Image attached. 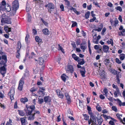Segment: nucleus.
Masks as SVG:
<instances>
[{"label":"nucleus","mask_w":125,"mask_h":125,"mask_svg":"<svg viewBox=\"0 0 125 125\" xmlns=\"http://www.w3.org/2000/svg\"><path fill=\"white\" fill-rule=\"evenodd\" d=\"M0 65H3L2 66L0 67V72L4 77L5 74L6 73V64L7 61V57L4 53L2 52H0Z\"/></svg>","instance_id":"nucleus-1"},{"label":"nucleus","mask_w":125,"mask_h":125,"mask_svg":"<svg viewBox=\"0 0 125 125\" xmlns=\"http://www.w3.org/2000/svg\"><path fill=\"white\" fill-rule=\"evenodd\" d=\"M35 107L34 105H32L29 106L27 107L26 106V108H25V110L26 111V113L27 115H31L32 112L34 111V113L33 114L35 116L36 114H39L40 113V112L39 111H36L35 110Z\"/></svg>","instance_id":"nucleus-2"},{"label":"nucleus","mask_w":125,"mask_h":125,"mask_svg":"<svg viewBox=\"0 0 125 125\" xmlns=\"http://www.w3.org/2000/svg\"><path fill=\"white\" fill-rule=\"evenodd\" d=\"M1 22L2 25H4L5 23L10 24L11 23V19L5 14H3L1 20Z\"/></svg>","instance_id":"nucleus-3"},{"label":"nucleus","mask_w":125,"mask_h":125,"mask_svg":"<svg viewBox=\"0 0 125 125\" xmlns=\"http://www.w3.org/2000/svg\"><path fill=\"white\" fill-rule=\"evenodd\" d=\"M12 10L15 11V13H16V11L18 9L19 7V3L17 0L14 1L12 3Z\"/></svg>","instance_id":"nucleus-4"},{"label":"nucleus","mask_w":125,"mask_h":125,"mask_svg":"<svg viewBox=\"0 0 125 125\" xmlns=\"http://www.w3.org/2000/svg\"><path fill=\"white\" fill-rule=\"evenodd\" d=\"M24 77H22L19 82L18 89L20 90L21 91L22 90V86L24 84Z\"/></svg>","instance_id":"nucleus-5"},{"label":"nucleus","mask_w":125,"mask_h":125,"mask_svg":"<svg viewBox=\"0 0 125 125\" xmlns=\"http://www.w3.org/2000/svg\"><path fill=\"white\" fill-rule=\"evenodd\" d=\"M65 69L67 73H72L73 71V66L71 65H68Z\"/></svg>","instance_id":"nucleus-6"},{"label":"nucleus","mask_w":125,"mask_h":125,"mask_svg":"<svg viewBox=\"0 0 125 125\" xmlns=\"http://www.w3.org/2000/svg\"><path fill=\"white\" fill-rule=\"evenodd\" d=\"M56 92L57 95L59 98L61 99L63 98L64 95L60 90H56Z\"/></svg>","instance_id":"nucleus-7"},{"label":"nucleus","mask_w":125,"mask_h":125,"mask_svg":"<svg viewBox=\"0 0 125 125\" xmlns=\"http://www.w3.org/2000/svg\"><path fill=\"white\" fill-rule=\"evenodd\" d=\"M65 96L66 97L68 103L70 104L71 100L69 95L67 93H66L65 94Z\"/></svg>","instance_id":"nucleus-8"},{"label":"nucleus","mask_w":125,"mask_h":125,"mask_svg":"<svg viewBox=\"0 0 125 125\" xmlns=\"http://www.w3.org/2000/svg\"><path fill=\"white\" fill-rule=\"evenodd\" d=\"M44 99L45 103L50 102L52 100L51 97L49 96H45L44 97Z\"/></svg>","instance_id":"nucleus-9"},{"label":"nucleus","mask_w":125,"mask_h":125,"mask_svg":"<svg viewBox=\"0 0 125 125\" xmlns=\"http://www.w3.org/2000/svg\"><path fill=\"white\" fill-rule=\"evenodd\" d=\"M46 7H48L50 9H54V5L52 3H50L45 6Z\"/></svg>","instance_id":"nucleus-10"},{"label":"nucleus","mask_w":125,"mask_h":125,"mask_svg":"<svg viewBox=\"0 0 125 125\" xmlns=\"http://www.w3.org/2000/svg\"><path fill=\"white\" fill-rule=\"evenodd\" d=\"M14 90H11L9 92V94H10V98L11 100H13L14 99Z\"/></svg>","instance_id":"nucleus-11"},{"label":"nucleus","mask_w":125,"mask_h":125,"mask_svg":"<svg viewBox=\"0 0 125 125\" xmlns=\"http://www.w3.org/2000/svg\"><path fill=\"white\" fill-rule=\"evenodd\" d=\"M109 49V47L107 45H104L103 46V49L104 52L106 53L108 51Z\"/></svg>","instance_id":"nucleus-12"},{"label":"nucleus","mask_w":125,"mask_h":125,"mask_svg":"<svg viewBox=\"0 0 125 125\" xmlns=\"http://www.w3.org/2000/svg\"><path fill=\"white\" fill-rule=\"evenodd\" d=\"M11 7L8 4H7L5 7L4 9L5 11L7 12H9L11 10Z\"/></svg>","instance_id":"nucleus-13"},{"label":"nucleus","mask_w":125,"mask_h":125,"mask_svg":"<svg viewBox=\"0 0 125 125\" xmlns=\"http://www.w3.org/2000/svg\"><path fill=\"white\" fill-rule=\"evenodd\" d=\"M80 71L82 76L83 77H84L85 76L84 75L86 72L85 68H82V70H80Z\"/></svg>","instance_id":"nucleus-14"},{"label":"nucleus","mask_w":125,"mask_h":125,"mask_svg":"<svg viewBox=\"0 0 125 125\" xmlns=\"http://www.w3.org/2000/svg\"><path fill=\"white\" fill-rule=\"evenodd\" d=\"M42 31L44 34L45 35H48L50 33L48 29L47 28L43 29L42 30Z\"/></svg>","instance_id":"nucleus-15"},{"label":"nucleus","mask_w":125,"mask_h":125,"mask_svg":"<svg viewBox=\"0 0 125 125\" xmlns=\"http://www.w3.org/2000/svg\"><path fill=\"white\" fill-rule=\"evenodd\" d=\"M21 125H26L27 124V122L25 121V120L24 118H21L20 119Z\"/></svg>","instance_id":"nucleus-16"},{"label":"nucleus","mask_w":125,"mask_h":125,"mask_svg":"<svg viewBox=\"0 0 125 125\" xmlns=\"http://www.w3.org/2000/svg\"><path fill=\"white\" fill-rule=\"evenodd\" d=\"M77 62H78V64L80 65H83L85 63L84 60L83 59H78V61Z\"/></svg>","instance_id":"nucleus-17"},{"label":"nucleus","mask_w":125,"mask_h":125,"mask_svg":"<svg viewBox=\"0 0 125 125\" xmlns=\"http://www.w3.org/2000/svg\"><path fill=\"white\" fill-rule=\"evenodd\" d=\"M11 28L8 27L7 26H4V30L7 33L11 31Z\"/></svg>","instance_id":"nucleus-18"},{"label":"nucleus","mask_w":125,"mask_h":125,"mask_svg":"<svg viewBox=\"0 0 125 125\" xmlns=\"http://www.w3.org/2000/svg\"><path fill=\"white\" fill-rule=\"evenodd\" d=\"M115 73H114L115 74H116V79H119V78H120L121 77V75L120 74V72H118L117 71H116L115 70H114Z\"/></svg>","instance_id":"nucleus-19"},{"label":"nucleus","mask_w":125,"mask_h":125,"mask_svg":"<svg viewBox=\"0 0 125 125\" xmlns=\"http://www.w3.org/2000/svg\"><path fill=\"white\" fill-rule=\"evenodd\" d=\"M91 118L92 119V125L94 124V125H95L96 123V120L95 117L94 116H92Z\"/></svg>","instance_id":"nucleus-20"},{"label":"nucleus","mask_w":125,"mask_h":125,"mask_svg":"<svg viewBox=\"0 0 125 125\" xmlns=\"http://www.w3.org/2000/svg\"><path fill=\"white\" fill-rule=\"evenodd\" d=\"M80 46L81 49L83 50V52H84L86 49L87 48L86 45H84L83 46L82 44H80Z\"/></svg>","instance_id":"nucleus-21"},{"label":"nucleus","mask_w":125,"mask_h":125,"mask_svg":"<svg viewBox=\"0 0 125 125\" xmlns=\"http://www.w3.org/2000/svg\"><path fill=\"white\" fill-rule=\"evenodd\" d=\"M72 56L74 60L77 61H78V59H80V58L77 57L75 54H72Z\"/></svg>","instance_id":"nucleus-22"},{"label":"nucleus","mask_w":125,"mask_h":125,"mask_svg":"<svg viewBox=\"0 0 125 125\" xmlns=\"http://www.w3.org/2000/svg\"><path fill=\"white\" fill-rule=\"evenodd\" d=\"M61 78L63 81L65 82L66 80V78L68 77L64 74H63L61 76Z\"/></svg>","instance_id":"nucleus-23"},{"label":"nucleus","mask_w":125,"mask_h":125,"mask_svg":"<svg viewBox=\"0 0 125 125\" xmlns=\"http://www.w3.org/2000/svg\"><path fill=\"white\" fill-rule=\"evenodd\" d=\"M39 64L41 65H42L44 63V60L43 58L41 57L39 58Z\"/></svg>","instance_id":"nucleus-24"},{"label":"nucleus","mask_w":125,"mask_h":125,"mask_svg":"<svg viewBox=\"0 0 125 125\" xmlns=\"http://www.w3.org/2000/svg\"><path fill=\"white\" fill-rule=\"evenodd\" d=\"M36 41L39 43L40 42L42 41V39L40 38V37L38 36H36L35 37Z\"/></svg>","instance_id":"nucleus-25"},{"label":"nucleus","mask_w":125,"mask_h":125,"mask_svg":"<svg viewBox=\"0 0 125 125\" xmlns=\"http://www.w3.org/2000/svg\"><path fill=\"white\" fill-rule=\"evenodd\" d=\"M125 57V55L124 54H120L119 55L120 59L121 60H123Z\"/></svg>","instance_id":"nucleus-26"},{"label":"nucleus","mask_w":125,"mask_h":125,"mask_svg":"<svg viewBox=\"0 0 125 125\" xmlns=\"http://www.w3.org/2000/svg\"><path fill=\"white\" fill-rule=\"evenodd\" d=\"M28 101V99L26 98H22L21 99V102L23 103H25L27 102Z\"/></svg>","instance_id":"nucleus-27"},{"label":"nucleus","mask_w":125,"mask_h":125,"mask_svg":"<svg viewBox=\"0 0 125 125\" xmlns=\"http://www.w3.org/2000/svg\"><path fill=\"white\" fill-rule=\"evenodd\" d=\"M84 117V119L86 120H89V116L86 114H84L83 115Z\"/></svg>","instance_id":"nucleus-28"},{"label":"nucleus","mask_w":125,"mask_h":125,"mask_svg":"<svg viewBox=\"0 0 125 125\" xmlns=\"http://www.w3.org/2000/svg\"><path fill=\"white\" fill-rule=\"evenodd\" d=\"M107 43L108 44H111L112 45H113V42L112 39H110L108 40L107 42Z\"/></svg>","instance_id":"nucleus-29"},{"label":"nucleus","mask_w":125,"mask_h":125,"mask_svg":"<svg viewBox=\"0 0 125 125\" xmlns=\"http://www.w3.org/2000/svg\"><path fill=\"white\" fill-rule=\"evenodd\" d=\"M31 115L28 118V119L29 120H33L34 119L35 117L34 115H33V114H31Z\"/></svg>","instance_id":"nucleus-30"},{"label":"nucleus","mask_w":125,"mask_h":125,"mask_svg":"<svg viewBox=\"0 0 125 125\" xmlns=\"http://www.w3.org/2000/svg\"><path fill=\"white\" fill-rule=\"evenodd\" d=\"M65 1V4L66 5L67 7H69L70 6V3L69 1L68 0H64Z\"/></svg>","instance_id":"nucleus-31"},{"label":"nucleus","mask_w":125,"mask_h":125,"mask_svg":"<svg viewBox=\"0 0 125 125\" xmlns=\"http://www.w3.org/2000/svg\"><path fill=\"white\" fill-rule=\"evenodd\" d=\"M6 5H7V4H6V2L5 1H2L1 5L4 9Z\"/></svg>","instance_id":"nucleus-32"},{"label":"nucleus","mask_w":125,"mask_h":125,"mask_svg":"<svg viewBox=\"0 0 125 125\" xmlns=\"http://www.w3.org/2000/svg\"><path fill=\"white\" fill-rule=\"evenodd\" d=\"M90 14V12L89 11L87 12L85 14V16L86 19H87L89 18Z\"/></svg>","instance_id":"nucleus-33"},{"label":"nucleus","mask_w":125,"mask_h":125,"mask_svg":"<svg viewBox=\"0 0 125 125\" xmlns=\"http://www.w3.org/2000/svg\"><path fill=\"white\" fill-rule=\"evenodd\" d=\"M100 26L101 27L98 28V29H96V31H98L99 32L101 30L102 28L103 27V25L102 24H101L100 25Z\"/></svg>","instance_id":"nucleus-34"},{"label":"nucleus","mask_w":125,"mask_h":125,"mask_svg":"<svg viewBox=\"0 0 125 125\" xmlns=\"http://www.w3.org/2000/svg\"><path fill=\"white\" fill-rule=\"evenodd\" d=\"M110 62L109 60L108 59H106L104 62V63L105 65H108Z\"/></svg>","instance_id":"nucleus-35"},{"label":"nucleus","mask_w":125,"mask_h":125,"mask_svg":"<svg viewBox=\"0 0 125 125\" xmlns=\"http://www.w3.org/2000/svg\"><path fill=\"white\" fill-rule=\"evenodd\" d=\"M58 50H61V51L63 52V53H64V49L59 44L58 45Z\"/></svg>","instance_id":"nucleus-36"},{"label":"nucleus","mask_w":125,"mask_h":125,"mask_svg":"<svg viewBox=\"0 0 125 125\" xmlns=\"http://www.w3.org/2000/svg\"><path fill=\"white\" fill-rule=\"evenodd\" d=\"M18 47L17 48V49L19 50L21 48V43L20 42H18L17 45Z\"/></svg>","instance_id":"nucleus-37"},{"label":"nucleus","mask_w":125,"mask_h":125,"mask_svg":"<svg viewBox=\"0 0 125 125\" xmlns=\"http://www.w3.org/2000/svg\"><path fill=\"white\" fill-rule=\"evenodd\" d=\"M103 121V120L101 118L100 119H97V121L98 122V124L100 125L102 123Z\"/></svg>","instance_id":"nucleus-38"},{"label":"nucleus","mask_w":125,"mask_h":125,"mask_svg":"<svg viewBox=\"0 0 125 125\" xmlns=\"http://www.w3.org/2000/svg\"><path fill=\"white\" fill-rule=\"evenodd\" d=\"M38 102L39 104H42V103L44 101L43 99L42 98H38Z\"/></svg>","instance_id":"nucleus-39"},{"label":"nucleus","mask_w":125,"mask_h":125,"mask_svg":"<svg viewBox=\"0 0 125 125\" xmlns=\"http://www.w3.org/2000/svg\"><path fill=\"white\" fill-rule=\"evenodd\" d=\"M72 22L73 23V24L72 25V27H74L77 25V23L73 21H72Z\"/></svg>","instance_id":"nucleus-40"},{"label":"nucleus","mask_w":125,"mask_h":125,"mask_svg":"<svg viewBox=\"0 0 125 125\" xmlns=\"http://www.w3.org/2000/svg\"><path fill=\"white\" fill-rule=\"evenodd\" d=\"M19 50L17 49V52H16V57L17 58H19L20 57V54L19 53Z\"/></svg>","instance_id":"nucleus-41"},{"label":"nucleus","mask_w":125,"mask_h":125,"mask_svg":"<svg viewBox=\"0 0 125 125\" xmlns=\"http://www.w3.org/2000/svg\"><path fill=\"white\" fill-rule=\"evenodd\" d=\"M29 37V35L28 34L26 35L25 38V41L27 43H29V42L28 41V38Z\"/></svg>","instance_id":"nucleus-42"},{"label":"nucleus","mask_w":125,"mask_h":125,"mask_svg":"<svg viewBox=\"0 0 125 125\" xmlns=\"http://www.w3.org/2000/svg\"><path fill=\"white\" fill-rule=\"evenodd\" d=\"M115 9L117 10H119L120 12L122 11V9L120 6H117L115 7Z\"/></svg>","instance_id":"nucleus-43"},{"label":"nucleus","mask_w":125,"mask_h":125,"mask_svg":"<svg viewBox=\"0 0 125 125\" xmlns=\"http://www.w3.org/2000/svg\"><path fill=\"white\" fill-rule=\"evenodd\" d=\"M19 114L20 115L22 116H24L25 114L23 111H19Z\"/></svg>","instance_id":"nucleus-44"},{"label":"nucleus","mask_w":125,"mask_h":125,"mask_svg":"<svg viewBox=\"0 0 125 125\" xmlns=\"http://www.w3.org/2000/svg\"><path fill=\"white\" fill-rule=\"evenodd\" d=\"M41 20L42 21V22L46 26H47L48 23L46 21H45L42 18L41 19Z\"/></svg>","instance_id":"nucleus-45"},{"label":"nucleus","mask_w":125,"mask_h":125,"mask_svg":"<svg viewBox=\"0 0 125 125\" xmlns=\"http://www.w3.org/2000/svg\"><path fill=\"white\" fill-rule=\"evenodd\" d=\"M12 122V121L10 119L9 120V122H7L6 124V125H12L11 123Z\"/></svg>","instance_id":"nucleus-46"},{"label":"nucleus","mask_w":125,"mask_h":125,"mask_svg":"<svg viewBox=\"0 0 125 125\" xmlns=\"http://www.w3.org/2000/svg\"><path fill=\"white\" fill-rule=\"evenodd\" d=\"M28 21L29 22L30 21H31V16L30 14H29V13L28 14Z\"/></svg>","instance_id":"nucleus-47"},{"label":"nucleus","mask_w":125,"mask_h":125,"mask_svg":"<svg viewBox=\"0 0 125 125\" xmlns=\"http://www.w3.org/2000/svg\"><path fill=\"white\" fill-rule=\"evenodd\" d=\"M119 105L120 106H121V105L122 106H125V102H124L123 103H122L121 101H119Z\"/></svg>","instance_id":"nucleus-48"},{"label":"nucleus","mask_w":125,"mask_h":125,"mask_svg":"<svg viewBox=\"0 0 125 125\" xmlns=\"http://www.w3.org/2000/svg\"><path fill=\"white\" fill-rule=\"evenodd\" d=\"M112 110L115 112H117V110L116 107L115 106H113L112 107Z\"/></svg>","instance_id":"nucleus-49"},{"label":"nucleus","mask_w":125,"mask_h":125,"mask_svg":"<svg viewBox=\"0 0 125 125\" xmlns=\"http://www.w3.org/2000/svg\"><path fill=\"white\" fill-rule=\"evenodd\" d=\"M118 93H119V92L118 91H115L114 93L115 97H117L118 96L117 95Z\"/></svg>","instance_id":"nucleus-50"},{"label":"nucleus","mask_w":125,"mask_h":125,"mask_svg":"<svg viewBox=\"0 0 125 125\" xmlns=\"http://www.w3.org/2000/svg\"><path fill=\"white\" fill-rule=\"evenodd\" d=\"M122 45L121 46L122 47V49H124L125 48V43L124 42H122L121 43Z\"/></svg>","instance_id":"nucleus-51"},{"label":"nucleus","mask_w":125,"mask_h":125,"mask_svg":"<svg viewBox=\"0 0 125 125\" xmlns=\"http://www.w3.org/2000/svg\"><path fill=\"white\" fill-rule=\"evenodd\" d=\"M106 29L105 27L103 29L101 33V34L102 35H104V33L106 31Z\"/></svg>","instance_id":"nucleus-52"},{"label":"nucleus","mask_w":125,"mask_h":125,"mask_svg":"<svg viewBox=\"0 0 125 125\" xmlns=\"http://www.w3.org/2000/svg\"><path fill=\"white\" fill-rule=\"evenodd\" d=\"M115 61L118 64H120L121 63V62L118 58H116Z\"/></svg>","instance_id":"nucleus-53"},{"label":"nucleus","mask_w":125,"mask_h":125,"mask_svg":"<svg viewBox=\"0 0 125 125\" xmlns=\"http://www.w3.org/2000/svg\"><path fill=\"white\" fill-rule=\"evenodd\" d=\"M38 93H41L43 95H44L45 93V92L44 91H41V90H39L38 91Z\"/></svg>","instance_id":"nucleus-54"},{"label":"nucleus","mask_w":125,"mask_h":125,"mask_svg":"<svg viewBox=\"0 0 125 125\" xmlns=\"http://www.w3.org/2000/svg\"><path fill=\"white\" fill-rule=\"evenodd\" d=\"M116 116L118 118L120 121H122V120L121 118L120 117V115L118 114H117L116 115Z\"/></svg>","instance_id":"nucleus-55"},{"label":"nucleus","mask_w":125,"mask_h":125,"mask_svg":"<svg viewBox=\"0 0 125 125\" xmlns=\"http://www.w3.org/2000/svg\"><path fill=\"white\" fill-rule=\"evenodd\" d=\"M88 113L89 115L90 116V118H91V116H94L93 114V113L92 112V111H88Z\"/></svg>","instance_id":"nucleus-56"},{"label":"nucleus","mask_w":125,"mask_h":125,"mask_svg":"<svg viewBox=\"0 0 125 125\" xmlns=\"http://www.w3.org/2000/svg\"><path fill=\"white\" fill-rule=\"evenodd\" d=\"M60 8L61 9L62 11L64 10V6L63 4L61 5L60 6Z\"/></svg>","instance_id":"nucleus-57"},{"label":"nucleus","mask_w":125,"mask_h":125,"mask_svg":"<svg viewBox=\"0 0 125 125\" xmlns=\"http://www.w3.org/2000/svg\"><path fill=\"white\" fill-rule=\"evenodd\" d=\"M32 32L35 35L37 34V31L36 30L33 29L32 30Z\"/></svg>","instance_id":"nucleus-58"},{"label":"nucleus","mask_w":125,"mask_h":125,"mask_svg":"<svg viewBox=\"0 0 125 125\" xmlns=\"http://www.w3.org/2000/svg\"><path fill=\"white\" fill-rule=\"evenodd\" d=\"M108 99L111 102H113L114 101L115 99H113L112 97H109V98H108Z\"/></svg>","instance_id":"nucleus-59"},{"label":"nucleus","mask_w":125,"mask_h":125,"mask_svg":"<svg viewBox=\"0 0 125 125\" xmlns=\"http://www.w3.org/2000/svg\"><path fill=\"white\" fill-rule=\"evenodd\" d=\"M99 97L100 98L102 99H104L105 98V97L102 94H101L99 96Z\"/></svg>","instance_id":"nucleus-60"},{"label":"nucleus","mask_w":125,"mask_h":125,"mask_svg":"<svg viewBox=\"0 0 125 125\" xmlns=\"http://www.w3.org/2000/svg\"><path fill=\"white\" fill-rule=\"evenodd\" d=\"M114 25L115 26H116L117 25V24H118V21L117 20H115L114 21Z\"/></svg>","instance_id":"nucleus-61"},{"label":"nucleus","mask_w":125,"mask_h":125,"mask_svg":"<svg viewBox=\"0 0 125 125\" xmlns=\"http://www.w3.org/2000/svg\"><path fill=\"white\" fill-rule=\"evenodd\" d=\"M94 48L96 50H97L99 49V47L98 45H95L94 46Z\"/></svg>","instance_id":"nucleus-62"},{"label":"nucleus","mask_w":125,"mask_h":125,"mask_svg":"<svg viewBox=\"0 0 125 125\" xmlns=\"http://www.w3.org/2000/svg\"><path fill=\"white\" fill-rule=\"evenodd\" d=\"M96 19V18L95 17H94L92 19H91L90 20V22H94Z\"/></svg>","instance_id":"nucleus-63"},{"label":"nucleus","mask_w":125,"mask_h":125,"mask_svg":"<svg viewBox=\"0 0 125 125\" xmlns=\"http://www.w3.org/2000/svg\"><path fill=\"white\" fill-rule=\"evenodd\" d=\"M104 92L105 94H107L108 93V90L106 88H105L104 89Z\"/></svg>","instance_id":"nucleus-64"}]
</instances>
